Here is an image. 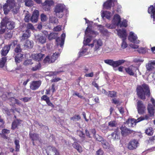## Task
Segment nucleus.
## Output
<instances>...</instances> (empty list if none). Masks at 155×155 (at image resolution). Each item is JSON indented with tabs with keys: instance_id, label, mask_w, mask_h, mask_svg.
Masks as SVG:
<instances>
[{
	"instance_id": "f257e3e1",
	"label": "nucleus",
	"mask_w": 155,
	"mask_h": 155,
	"mask_svg": "<svg viewBox=\"0 0 155 155\" xmlns=\"http://www.w3.org/2000/svg\"><path fill=\"white\" fill-rule=\"evenodd\" d=\"M136 90L138 97L143 100H144L146 99V96L149 97L150 96L149 86L145 83H143L141 85H138Z\"/></svg>"
},
{
	"instance_id": "f03ea898",
	"label": "nucleus",
	"mask_w": 155,
	"mask_h": 155,
	"mask_svg": "<svg viewBox=\"0 0 155 155\" xmlns=\"http://www.w3.org/2000/svg\"><path fill=\"white\" fill-rule=\"evenodd\" d=\"M85 34L87 37H88L86 39L84 38L83 43L85 45H88L90 46L91 44L88 45V44L91 42L92 38L95 37L97 32L92 30L90 28L87 27L85 31Z\"/></svg>"
},
{
	"instance_id": "7ed1b4c3",
	"label": "nucleus",
	"mask_w": 155,
	"mask_h": 155,
	"mask_svg": "<svg viewBox=\"0 0 155 155\" xmlns=\"http://www.w3.org/2000/svg\"><path fill=\"white\" fill-rule=\"evenodd\" d=\"M14 22L10 20V19L7 17H4L1 22V27L2 28L5 26L6 28L10 30L13 29L15 27Z\"/></svg>"
},
{
	"instance_id": "20e7f679",
	"label": "nucleus",
	"mask_w": 155,
	"mask_h": 155,
	"mask_svg": "<svg viewBox=\"0 0 155 155\" xmlns=\"http://www.w3.org/2000/svg\"><path fill=\"white\" fill-rule=\"evenodd\" d=\"M8 3H5L3 6V8L4 11V13L5 15H7L8 14L9 12V9L8 8V5H9L10 9L13 8V11L14 13L16 14L19 9V7L15 8V9L14 8V7L16 6L15 4L12 1H7Z\"/></svg>"
},
{
	"instance_id": "39448f33",
	"label": "nucleus",
	"mask_w": 155,
	"mask_h": 155,
	"mask_svg": "<svg viewBox=\"0 0 155 155\" xmlns=\"http://www.w3.org/2000/svg\"><path fill=\"white\" fill-rule=\"evenodd\" d=\"M125 60H119L116 61H114L112 59H106L104 60V62L111 66L113 68H116L124 64L125 62Z\"/></svg>"
},
{
	"instance_id": "423d86ee",
	"label": "nucleus",
	"mask_w": 155,
	"mask_h": 155,
	"mask_svg": "<svg viewBox=\"0 0 155 155\" xmlns=\"http://www.w3.org/2000/svg\"><path fill=\"white\" fill-rule=\"evenodd\" d=\"M64 10V6L63 4H58L55 6L54 12L56 16L58 18H61L64 15L63 12Z\"/></svg>"
},
{
	"instance_id": "0eeeda50",
	"label": "nucleus",
	"mask_w": 155,
	"mask_h": 155,
	"mask_svg": "<svg viewBox=\"0 0 155 155\" xmlns=\"http://www.w3.org/2000/svg\"><path fill=\"white\" fill-rule=\"evenodd\" d=\"M137 109L139 114H143L146 113V107L142 101L138 100L137 103Z\"/></svg>"
},
{
	"instance_id": "6e6552de",
	"label": "nucleus",
	"mask_w": 155,
	"mask_h": 155,
	"mask_svg": "<svg viewBox=\"0 0 155 155\" xmlns=\"http://www.w3.org/2000/svg\"><path fill=\"white\" fill-rule=\"evenodd\" d=\"M138 144V142L137 140H131L128 143L127 148L130 150H133L137 147Z\"/></svg>"
},
{
	"instance_id": "1a4fd4ad",
	"label": "nucleus",
	"mask_w": 155,
	"mask_h": 155,
	"mask_svg": "<svg viewBox=\"0 0 155 155\" xmlns=\"http://www.w3.org/2000/svg\"><path fill=\"white\" fill-rule=\"evenodd\" d=\"M121 134L123 137H126L133 132V131L128 129L126 126H122L120 128Z\"/></svg>"
},
{
	"instance_id": "9d476101",
	"label": "nucleus",
	"mask_w": 155,
	"mask_h": 155,
	"mask_svg": "<svg viewBox=\"0 0 155 155\" xmlns=\"http://www.w3.org/2000/svg\"><path fill=\"white\" fill-rule=\"evenodd\" d=\"M54 5V2L52 0H46L43 3V6L45 11L50 10L51 6Z\"/></svg>"
},
{
	"instance_id": "9b49d317",
	"label": "nucleus",
	"mask_w": 155,
	"mask_h": 155,
	"mask_svg": "<svg viewBox=\"0 0 155 155\" xmlns=\"http://www.w3.org/2000/svg\"><path fill=\"white\" fill-rule=\"evenodd\" d=\"M41 83L40 81H33L30 84V88L33 90H35L40 87Z\"/></svg>"
},
{
	"instance_id": "f8f14e48",
	"label": "nucleus",
	"mask_w": 155,
	"mask_h": 155,
	"mask_svg": "<svg viewBox=\"0 0 155 155\" xmlns=\"http://www.w3.org/2000/svg\"><path fill=\"white\" fill-rule=\"evenodd\" d=\"M147 110L149 117H153L155 113V106L152 105L150 103H149L147 107Z\"/></svg>"
},
{
	"instance_id": "ddd939ff",
	"label": "nucleus",
	"mask_w": 155,
	"mask_h": 155,
	"mask_svg": "<svg viewBox=\"0 0 155 155\" xmlns=\"http://www.w3.org/2000/svg\"><path fill=\"white\" fill-rule=\"evenodd\" d=\"M117 34L119 37L122 39H126L127 36L126 30L125 29H119L117 31Z\"/></svg>"
},
{
	"instance_id": "4468645a",
	"label": "nucleus",
	"mask_w": 155,
	"mask_h": 155,
	"mask_svg": "<svg viewBox=\"0 0 155 155\" xmlns=\"http://www.w3.org/2000/svg\"><path fill=\"white\" fill-rule=\"evenodd\" d=\"M137 36L134 35V33L132 32H130L128 39L130 42L138 44L140 42V41L139 40H137Z\"/></svg>"
},
{
	"instance_id": "2eb2a0df",
	"label": "nucleus",
	"mask_w": 155,
	"mask_h": 155,
	"mask_svg": "<svg viewBox=\"0 0 155 155\" xmlns=\"http://www.w3.org/2000/svg\"><path fill=\"white\" fill-rule=\"evenodd\" d=\"M10 47L7 45H5L2 48L1 51V56L6 57L8 53L10 50Z\"/></svg>"
},
{
	"instance_id": "dca6fc26",
	"label": "nucleus",
	"mask_w": 155,
	"mask_h": 155,
	"mask_svg": "<svg viewBox=\"0 0 155 155\" xmlns=\"http://www.w3.org/2000/svg\"><path fill=\"white\" fill-rule=\"evenodd\" d=\"M29 138L32 141L38 140L39 141L41 140L40 139L39 134L36 133H30L29 134Z\"/></svg>"
},
{
	"instance_id": "f3484780",
	"label": "nucleus",
	"mask_w": 155,
	"mask_h": 155,
	"mask_svg": "<svg viewBox=\"0 0 155 155\" xmlns=\"http://www.w3.org/2000/svg\"><path fill=\"white\" fill-rule=\"evenodd\" d=\"M39 16V12L38 10L34 11L30 18L32 22H36L37 21Z\"/></svg>"
},
{
	"instance_id": "a211bd4d",
	"label": "nucleus",
	"mask_w": 155,
	"mask_h": 155,
	"mask_svg": "<svg viewBox=\"0 0 155 155\" xmlns=\"http://www.w3.org/2000/svg\"><path fill=\"white\" fill-rule=\"evenodd\" d=\"M148 12L151 14V17L153 18V21L155 20V8L153 5H151L148 8Z\"/></svg>"
},
{
	"instance_id": "6ab92c4d",
	"label": "nucleus",
	"mask_w": 155,
	"mask_h": 155,
	"mask_svg": "<svg viewBox=\"0 0 155 155\" xmlns=\"http://www.w3.org/2000/svg\"><path fill=\"white\" fill-rule=\"evenodd\" d=\"M24 54L21 53L17 54L15 57V61L17 64L21 62L24 58Z\"/></svg>"
},
{
	"instance_id": "aec40b11",
	"label": "nucleus",
	"mask_w": 155,
	"mask_h": 155,
	"mask_svg": "<svg viewBox=\"0 0 155 155\" xmlns=\"http://www.w3.org/2000/svg\"><path fill=\"white\" fill-rule=\"evenodd\" d=\"M94 50L97 51L102 46V42L101 39H96L94 40Z\"/></svg>"
},
{
	"instance_id": "412c9836",
	"label": "nucleus",
	"mask_w": 155,
	"mask_h": 155,
	"mask_svg": "<svg viewBox=\"0 0 155 155\" xmlns=\"http://www.w3.org/2000/svg\"><path fill=\"white\" fill-rule=\"evenodd\" d=\"M44 56V54L41 53L36 54L32 55L33 59L34 60L38 61H41L43 58Z\"/></svg>"
},
{
	"instance_id": "4be33fe9",
	"label": "nucleus",
	"mask_w": 155,
	"mask_h": 155,
	"mask_svg": "<svg viewBox=\"0 0 155 155\" xmlns=\"http://www.w3.org/2000/svg\"><path fill=\"white\" fill-rule=\"evenodd\" d=\"M21 120L19 119L14 120L12 123L11 129L13 130L15 129L21 124Z\"/></svg>"
},
{
	"instance_id": "5701e85b",
	"label": "nucleus",
	"mask_w": 155,
	"mask_h": 155,
	"mask_svg": "<svg viewBox=\"0 0 155 155\" xmlns=\"http://www.w3.org/2000/svg\"><path fill=\"white\" fill-rule=\"evenodd\" d=\"M134 67L129 66L125 68V70L126 73L130 76H134L135 74L134 71Z\"/></svg>"
},
{
	"instance_id": "b1692460",
	"label": "nucleus",
	"mask_w": 155,
	"mask_h": 155,
	"mask_svg": "<svg viewBox=\"0 0 155 155\" xmlns=\"http://www.w3.org/2000/svg\"><path fill=\"white\" fill-rule=\"evenodd\" d=\"M10 131L9 130L4 129L2 130V133H0V136L2 138L5 139H8V137L6 135V134H9L10 133Z\"/></svg>"
},
{
	"instance_id": "393cba45",
	"label": "nucleus",
	"mask_w": 155,
	"mask_h": 155,
	"mask_svg": "<svg viewBox=\"0 0 155 155\" xmlns=\"http://www.w3.org/2000/svg\"><path fill=\"white\" fill-rule=\"evenodd\" d=\"M114 0H107L103 4V7L106 9H110L112 5Z\"/></svg>"
},
{
	"instance_id": "a878e982",
	"label": "nucleus",
	"mask_w": 155,
	"mask_h": 155,
	"mask_svg": "<svg viewBox=\"0 0 155 155\" xmlns=\"http://www.w3.org/2000/svg\"><path fill=\"white\" fill-rule=\"evenodd\" d=\"M31 32L30 30H27L23 31V33L21 37V40H25L28 39L30 36Z\"/></svg>"
},
{
	"instance_id": "bb28decb",
	"label": "nucleus",
	"mask_w": 155,
	"mask_h": 155,
	"mask_svg": "<svg viewBox=\"0 0 155 155\" xmlns=\"http://www.w3.org/2000/svg\"><path fill=\"white\" fill-rule=\"evenodd\" d=\"M137 123V120L133 118L128 119L126 121V123L128 125L130 124L131 127L135 126Z\"/></svg>"
},
{
	"instance_id": "cd10ccee",
	"label": "nucleus",
	"mask_w": 155,
	"mask_h": 155,
	"mask_svg": "<svg viewBox=\"0 0 155 155\" xmlns=\"http://www.w3.org/2000/svg\"><path fill=\"white\" fill-rule=\"evenodd\" d=\"M60 53L59 52H55L53 54V55L50 56L51 62L53 63L56 60L60 55Z\"/></svg>"
},
{
	"instance_id": "c85d7f7f",
	"label": "nucleus",
	"mask_w": 155,
	"mask_h": 155,
	"mask_svg": "<svg viewBox=\"0 0 155 155\" xmlns=\"http://www.w3.org/2000/svg\"><path fill=\"white\" fill-rule=\"evenodd\" d=\"M113 20L117 25H119L121 22L120 16L118 14L115 15L114 17Z\"/></svg>"
},
{
	"instance_id": "c756f323",
	"label": "nucleus",
	"mask_w": 155,
	"mask_h": 155,
	"mask_svg": "<svg viewBox=\"0 0 155 155\" xmlns=\"http://www.w3.org/2000/svg\"><path fill=\"white\" fill-rule=\"evenodd\" d=\"M145 133L148 136H151L154 133L153 129L151 127H148L145 130Z\"/></svg>"
},
{
	"instance_id": "7c9ffc66",
	"label": "nucleus",
	"mask_w": 155,
	"mask_h": 155,
	"mask_svg": "<svg viewBox=\"0 0 155 155\" xmlns=\"http://www.w3.org/2000/svg\"><path fill=\"white\" fill-rule=\"evenodd\" d=\"M72 146L79 152L81 153L82 152V147L77 142H74L73 143Z\"/></svg>"
},
{
	"instance_id": "2f4dec72",
	"label": "nucleus",
	"mask_w": 155,
	"mask_h": 155,
	"mask_svg": "<svg viewBox=\"0 0 155 155\" xmlns=\"http://www.w3.org/2000/svg\"><path fill=\"white\" fill-rule=\"evenodd\" d=\"M56 38V41L57 45H60L61 47H62L64 43V38L60 37H57Z\"/></svg>"
},
{
	"instance_id": "473e14b6",
	"label": "nucleus",
	"mask_w": 155,
	"mask_h": 155,
	"mask_svg": "<svg viewBox=\"0 0 155 155\" xmlns=\"http://www.w3.org/2000/svg\"><path fill=\"white\" fill-rule=\"evenodd\" d=\"M7 60V57L4 56L0 59V68H2L5 65Z\"/></svg>"
},
{
	"instance_id": "72a5a7b5",
	"label": "nucleus",
	"mask_w": 155,
	"mask_h": 155,
	"mask_svg": "<svg viewBox=\"0 0 155 155\" xmlns=\"http://www.w3.org/2000/svg\"><path fill=\"white\" fill-rule=\"evenodd\" d=\"M24 46L27 48H31L33 46V43L32 41H30L28 40H26Z\"/></svg>"
},
{
	"instance_id": "f704fd0d",
	"label": "nucleus",
	"mask_w": 155,
	"mask_h": 155,
	"mask_svg": "<svg viewBox=\"0 0 155 155\" xmlns=\"http://www.w3.org/2000/svg\"><path fill=\"white\" fill-rule=\"evenodd\" d=\"M58 35V33L56 32L51 33L48 36V39L49 40H51L56 38Z\"/></svg>"
},
{
	"instance_id": "c9c22d12",
	"label": "nucleus",
	"mask_w": 155,
	"mask_h": 155,
	"mask_svg": "<svg viewBox=\"0 0 155 155\" xmlns=\"http://www.w3.org/2000/svg\"><path fill=\"white\" fill-rule=\"evenodd\" d=\"M77 133L83 141L85 140V134L81 130H77Z\"/></svg>"
},
{
	"instance_id": "e433bc0d",
	"label": "nucleus",
	"mask_w": 155,
	"mask_h": 155,
	"mask_svg": "<svg viewBox=\"0 0 155 155\" xmlns=\"http://www.w3.org/2000/svg\"><path fill=\"white\" fill-rule=\"evenodd\" d=\"M111 12L109 11H106L102 13V16L105 17L107 19H110L111 17Z\"/></svg>"
},
{
	"instance_id": "4c0bfd02",
	"label": "nucleus",
	"mask_w": 155,
	"mask_h": 155,
	"mask_svg": "<svg viewBox=\"0 0 155 155\" xmlns=\"http://www.w3.org/2000/svg\"><path fill=\"white\" fill-rule=\"evenodd\" d=\"M49 21L50 23L52 24H58V19L55 17H50Z\"/></svg>"
},
{
	"instance_id": "58836bf2",
	"label": "nucleus",
	"mask_w": 155,
	"mask_h": 155,
	"mask_svg": "<svg viewBox=\"0 0 155 155\" xmlns=\"http://www.w3.org/2000/svg\"><path fill=\"white\" fill-rule=\"evenodd\" d=\"M149 118V115L147 114L145 115L144 116H141L137 119V122L138 123L144 120H148Z\"/></svg>"
},
{
	"instance_id": "ea45409f",
	"label": "nucleus",
	"mask_w": 155,
	"mask_h": 155,
	"mask_svg": "<svg viewBox=\"0 0 155 155\" xmlns=\"http://www.w3.org/2000/svg\"><path fill=\"white\" fill-rule=\"evenodd\" d=\"M101 143L103 147L104 148L107 149L109 147V144L105 140H103L101 142Z\"/></svg>"
},
{
	"instance_id": "a19ab883",
	"label": "nucleus",
	"mask_w": 155,
	"mask_h": 155,
	"mask_svg": "<svg viewBox=\"0 0 155 155\" xmlns=\"http://www.w3.org/2000/svg\"><path fill=\"white\" fill-rule=\"evenodd\" d=\"M117 130H118L117 131H115L111 134V136L112 137V138L114 139H117L119 138V136L118 133V128H117Z\"/></svg>"
},
{
	"instance_id": "79ce46f5",
	"label": "nucleus",
	"mask_w": 155,
	"mask_h": 155,
	"mask_svg": "<svg viewBox=\"0 0 155 155\" xmlns=\"http://www.w3.org/2000/svg\"><path fill=\"white\" fill-rule=\"evenodd\" d=\"M37 40L41 44H44L46 42V39L45 37L43 36H38Z\"/></svg>"
},
{
	"instance_id": "37998d69",
	"label": "nucleus",
	"mask_w": 155,
	"mask_h": 155,
	"mask_svg": "<svg viewBox=\"0 0 155 155\" xmlns=\"http://www.w3.org/2000/svg\"><path fill=\"white\" fill-rule=\"evenodd\" d=\"M81 119V117L79 115L75 114L70 118V120L73 121H78Z\"/></svg>"
},
{
	"instance_id": "c03bdc74",
	"label": "nucleus",
	"mask_w": 155,
	"mask_h": 155,
	"mask_svg": "<svg viewBox=\"0 0 155 155\" xmlns=\"http://www.w3.org/2000/svg\"><path fill=\"white\" fill-rule=\"evenodd\" d=\"M108 96L110 97H114L117 96V92L114 91H109Z\"/></svg>"
},
{
	"instance_id": "a18cd8bd",
	"label": "nucleus",
	"mask_w": 155,
	"mask_h": 155,
	"mask_svg": "<svg viewBox=\"0 0 155 155\" xmlns=\"http://www.w3.org/2000/svg\"><path fill=\"white\" fill-rule=\"evenodd\" d=\"M147 141L149 143L152 144H154L155 143V135L151 137H150Z\"/></svg>"
},
{
	"instance_id": "49530a36",
	"label": "nucleus",
	"mask_w": 155,
	"mask_h": 155,
	"mask_svg": "<svg viewBox=\"0 0 155 155\" xmlns=\"http://www.w3.org/2000/svg\"><path fill=\"white\" fill-rule=\"evenodd\" d=\"M14 51L17 54L18 53H20L22 49L21 48V46L19 44L17 45L16 47L14 49Z\"/></svg>"
},
{
	"instance_id": "de8ad7c7",
	"label": "nucleus",
	"mask_w": 155,
	"mask_h": 155,
	"mask_svg": "<svg viewBox=\"0 0 155 155\" xmlns=\"http://www.w3.org/2000/svg\"><path fill=\"white\" fill-rule=\"evenodd\" d=\"M25 5L28 7H31L33 5V2L31 0H26L25 2Z\"/></svg>"
},
{
	"instance_id": "09e8293b",
	"label": "nucleus",
	"mask_w": 155,
	"mask_h": 155,
	"mask_svg": "<svg viewBox=\"0 0 155 155\" xmlns=\"http://www.w3.org/2000/svg\"><path fill=\"white\" fill-rule=\"evenodd\" d=\"M51 149L52 151L55 153V155H61L59 151L55 147L52 146L51 147Z\"/></svg>"
},
{
	"instance_id": "8fccbe9b",
	"label": "nucleus",
	"mask_w": 155,
	"mask_h": 155,
	"mask_svg": "<svg viewBox=\"0 0 155 155\" xmlns=\"http://www.w3.org/2000/svg\"><path fill=\"white\" fill-rule=\"evenodd\" d=\"M117 124L115 121H111L108 123V126L110 127H116Z\"/></svg>"
},
{
	"instance_id": "3c124183",
	"label": "nucleus",
	"mask_w": 155,
	"mask_h": 155,
	"mask_svg": "<svg viewBox=\"0 0 155 155\" xmlns=\"http://www.w3.org/2000/svg\"><path fill=\"white\" fill-rule=\"evenodd\" d=\"M41 68V64L39 63L37 65L32 68L31 70L33 71H36L38 70H39Z\"/></svg>"
},
{
	"instance_id": "603ef678",
	"label": "nucleus",
	"mask_w": 155,
	"mask_h": 155,
	"mask_svg": "<svg viewBox=\"0 0 155 155\" xmlns=\"http://www.w3.org/2000/svg\"><path fill=\"white\" fill-rule=\"evenodd\" d=\"M32 64L33 63L32 62V60L27 59L24 61L23 64L25 66H27Z\"/></svg>"
},
{
	"instance_id": "864d4df0",
	"label": "nucleus",
	"mask_w": 155,
	"mask_h": 155,
	"mask_svg": "<svg viewBox=\"0 0 155 155\" xmlns=\"http://www.w3.org/2000/svg\"><path fill=\"white\" fill-rule=\"evenodd\" d=\"M137 51L139 53L144 54L146 52L147 49L145 48L141 47L139 48Z\"/></svg>"
},
{
	"instance_id": "5fc2aeb1",
	"label": "nucleus",
	"mask_w": 155,
	"mask_h": 155,
	"mask_svg": "<svg viewBox=\"0 0 155 155\" xmlns=\"http://www.w3.org/2000/svg\"><path fill=\"white\" fill-rule=\"evenodd\" d=\"M94 138L99 141L101 142L104 139L103 137L98 134H96L94 137Z\"/></svg>"
},
{
	"instance_id": "6e6d98bb",
	"label": "nucleus",
	"mask_w": 155,
	"mask_h": 155,
	"mask_svg": "<svg viewBox=\"0 0 155 155\" xmlns=\"http://www.w3.org/2000/svg\"><path fill=\"white\" fill-rule=\"evenodd\" d=\"M44 62L45 63H52L51 62V59L50 56L48 55L47 56L44 60Z\"/></svg>"
},
{
	"instance_id": "4d7b16f0",
	"label": "nucleus",
	"mask_w": 155,
	"mask_h": 155,
	"mask_svg": "<svg viewBox=\"0 0 155 155\" xmlns=\"http://www.w3.org/2000/svg\"><path fill=\"white\" fill-rule=\"evenodd\" d=\"M17 41L16 40L13 41L12 42H11L8 45H7L8 46H9L10 47V48H11V47L12 48H14L15 46L17 45Z\"/></svg>"
},
{
	"instance_id": "13d9d810",
	"label": "nucleus",
	"mask_w": 155,
	"mask_h": 155,
	"mask_svg": "<svg viewBox=\"0 0 155 155\" xmlns=\"http://www.w3.org/2000/svg\"><path fill=\"white\" fill-rule=\"evenodd\" d=\"M126 39H122V42L121 44V47L123 49H124L127 47V45L126 43Z\"/></svg>"
},
{
	"instance_id": "bf43d9fd",
	"label": "nucleus",
	"mask_w": 155,
	"mask_h": 155,
	"mask_svg": "<svg viewBox=\"0 0 155 155\" xmlns=\"http://www.w3.org/2000/svg\"><path fill=\"white\" fill-rule=\"evenodd\" d=\"M127 21L126 20H124L122 23L120 24V27H126L127 26Z\"/></svg>"
},
{
	"instance_id": "052dcab7",
	"label": "nucleus",
	"mask_w": 155,
	"mask_h": 155,
	"mask_svg": "<svg viewBox=\"0 0 155 155\" xmlns=\"http://www.w3.org/2000/svg\"><path fill=\"white\" fill-rule=\"evenodd\" d=\"M62 72V71H52L49 74V75L50 76H53L54 75H56L58 74H59L61 72Z\"/></svg>"
},
{
	"instance_id": "680f3d73",
	"label": "nucleus",
	"mask_w": 155,
	"mask_h": 155,
	"mask_svg": "<svg viewBox=\"0 0 155 155\" xmlns=\"http://www.w3.org/2000/svg\"><path fill=\"white\" fill-rule=\"evenodd\" d=\"M31 99V97H24L23 98H20V100L23 101L24 102H27L30 101Z\"/></svg>"
},
{
	"instance_id": "e2e57ef3",
	"label": "nucleus",
	"mask_w": 155,
	"mask_h": 155,
	"mask_svg": "<svg viewBox=\"0 0 155 155\" xmlns=\"http://www.w3.org/2000/svg\"><path fill=\"white\" fill-rule=\"evenodd\" d=\"M26 28H27V30H29L30 29L33 30L34 29V28L32 25L30 23H28L26 25Z\"/></svg>"
},
{
	"instance_id": "0e129e2a",
	"label": "nucleus",
	"mask_w": 155,
	"mask_h": 155,
	"mask_svg": "<svg viewBox=\"0 0 155 155\" xmlns=\"http://www.w3.org/2000/svg\"><path fill=\"white\" fill-rule=\"evenodd\" d=\"M146 67L147 70L149 71H151L154 68L153 66L150 64H149L147 65Z\"/></svg>"
},
{
	"instance_id": "69168bd1",
	"label": "nucleus",
	"mask_w": 155,
	"mask_h": 155,
	"mask_svg": "<svg viewBox=\"0 0 155 155\" xmlns=\"http://www.w3.org/2000/svg\"><path fill=\"white\" fill-rule=\"evenodd\" d=\"M41 20L42 21H45L47 19V17L44 14H41Z\"/></svg>"
},
{
	"instance_id": "338daca9",
	"label": "nucleus",
	"mask_w": 155,
	"mask_h": 155,
	"mask_svg": "<svg viewBox=\"0 0 155 155\" xmlns=\"http://www.w3.org/2000/svg\"><path fill=\"white\" fill-rule=\"evenodd\" d=\"M96 155H104V152L101 149H100L96 152Z\"/></svg>"
},
{
	"instance_id": "774afa93",
	"label": "nucleus",
	"mask_w": 155,
	"mask_h": 155,
	"mask_svg": "<svg viewBox=\"0 0 155 155\" xmlns=\"http://www.w3.org/2000/svg\"><path fill=\"white\" fill-rule=\"evenodd\" d=\"M49 99H50L49 97L46 95H43L41 97V100L44 101H45V102H46V101Z\"/></svg>"
}]
</instances>
